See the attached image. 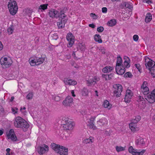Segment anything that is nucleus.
Returning a JSON list of instances; mask_svg holds the SVG:
<instances>
[{
  "mask_svg": "<svg viewBox=\"0 0 155 155\" xmlns=\"http://www.w3.org/2000/svg\"><path fill=\"white\" fill-rule=\"evenodd\" d=\"M103 106L104 108H107L108 109H110L112 105L110 104L108 101L107 100L104 101Z\"/></svg>",
  "mask_w": 155,
  "mask_h": 155,
  "instance_id": "412c9836",
  "label": "nucleus"
},
{
  "mask_svg": "<svg viewBox=\"0 0 155 155\" xmlns=\"http://www.w3.org/2000/svg\"><path fill=\"white\" fill-rule=\"evenodd\" d=\"M74 37L71 33L68 34L66 36V38L67 40L68 41V46L69 47H71L74 43Z\"/></svg>",
  "mask_w": 155,
  "mask_h": 155,
  "instance_id": "f8f14e48",
  "label": "nucleus"
},
{
  "mask_svg": "<svg viewBox=\"0 0 155 155\" xmlns=\"http://www.w3.org/2000/svg\"><path fill=\"white\" fill-rule=\"evenodd\" d=\"M145 60L146 62L145 65L147 68H148L150 70L154 69L153 67L155 65V62L147 57H145Z\"/></svg>",
  "mask_w": 155,
  "mask_h": 155,
  "instance_id": "1a4fd4ad",
  "label": "nucleus"
},
{
  "mask_svg": "<svg viewBox=\"0 0 155 155\" xmlns=\"http://www.w3.org/2000/svg\"><path fill=\"white\" fill-rule=\"evenodd\" d=\"M145 98L149 102L153 103L155 102V90H153L148 95L145 97Z\"/></svg>",
  "mask_w": 155,
  "mask_h": 155,
  "instance_id": "9b49d317",
  "label": "nucleus"
},
{
  "mask_svg": "<svg viewBox=\"0 0 155 155\" xmlns=\"http://www.w3.org/2000/svg\"><path fill=\"white\" fill-rule=\"evenodd\" d=\"M14 125L15 127L21 128L24 132L27 131L29 127V124L20 117H17L16 118Z\"/></svg>",
  "mask_w": 155,
  "mask_h": 155,
  "instance_id": "f257e3e1",
  "label": "nucleus"
},
{
  "mask_svg": "<svg viewBox=\"0 0 155 155\" xmlns=\"http://www.w3.org/2000/svg\"><path fill=\"white\" fill-rule=\"evenodd\" d=\"M136 151H135L134 153V155H143L146 151V150L143 149L142 150H136Z\"/></svg>",
  "mask_w": 155,
  "mask_h": 155,
  "instance_id": "a878e982",
  "label": "nucleus"
},
{
  "mask_svg": "<svg viewBox=\"0 0 155 155\" xmlns=\"http://www.w3.org/2000/svg\"><path fill=\"white\" fill-rule=\"evenodd\" d=\"M3 46L2 43L0 41V51L2 50L3 48Z\"/></svg>",
  "mask_w": 155,
  "mask_h": 155,
  "instance_id": "e2e57ef3",
  "label": "nucleus"
},
{
  "mask_svg": "<svg viewBox=\"0 0 155 155\" xmlns=\"http://www.w3.org/2000/svg\"><path fill=\"white\" fill-rule=\"evenodd\" d=\"M141 91L144 95H147L149 93V88L147 87H141Z\"/></svg>",
  "mask_w": 155,
  "mask_h": 155,
  "instance_id": "b1692460",
  "label": "nucleus"
},
{
  "mask_svg": "<svg viewBox=\"0 0 155 155\" xmlns=\"http://www.w3.org/2000/svg\"><path fill=\"white\" fill-rule=\"evenodd\" d=\"M110 133L111 132H110V130L109 131L106 130L105 132V134L107 135L110 136Z\"/></svg>",
  "mask_w": 155,
  "mask_h": 155,
  "instance_id": "bf43d9fd",
  "label": "nucleus"
},
{
  "mask_svg": "<svg viewBox=\"0 0 155 155\" xmlns=\"http://www.w3.org/2000/svg\"><path fill=\"white\" fill-rule=\"evenodd\" d=\"M4 111V108L2 105H0V112H3Z\"/></svg>",
  "mask_w": 155,
  "mask_h": 155,
  "instance_id": "680f3d73",
  "label": "nucleus"
},
{
  "mask_svg": "<svg viewBox=\"0 0 155 155\" xmlns=\"http://www.w3.org/2000/svg\"><path fill=\"white\" fill-rule=\"evenodd\" d=\"M87 83L90 85L94 84H96L95 83V81H94L93 79H90L87 81Z\"/></svg>",
  "mask_w": 155,
  "mask_h": 155,
  "instance_id": "a18cd8bd",
  "label": "nucleus"
},
{
  "mask_svg": "<svg viewBox=\"0 0 155 155\" xmlns=\"http://www.w3.org/2000/svg\"><path fill=\"white\" fill-rule=\"evenodd\" d=\"M144 101V99L143 97H142L141 96H140L139 97L138 101L140 102V103L139 106H141L140 105L141 104H141L143 105V108L145 107V106H146L145 104L143 103V102Z\"/></svg>",
  "mask_w": 155,
  "mask_h": 155,
  "instance_id": "c756f323",
  "label": "nucleus"
},
{
  "mask_svg": "<svg viewBox=\"0 0 155 155\" xmlns=\"http://www.w3.org/2000/svg\"><path fill=\"white\" fill-rule=\"evenodd\" d=\"M90 15L94 19H96L97 18V16L95 14L93 13H91Z\"/></svg>",
  "mask_w": 155,
  "mask_h": 155,
  "instance_id": "8fccbe9b",
  "label": "nucleus"
},
{
  "mask_svg": "<svg viewBox=\"0 0 155 155\" xmlns=\"http://www.w3.org/2000/svg\"><path fill=\"white\" fill-rule=\"evenodd\" d=\"M106 119L105 118H103L98 121L97 123L98 125L101 126L105 124L106 123Z\"/></svg>",
  "mask_w": 155,
  "mask_h": 155,
  "instance_id": "5701e85b",
  "label": "nucleus"
},
{
  "mask_svg": "<svg viewBox=\"0 0 155 155\" xmlns=\"http://www.w3.org/2000/svg\"><path fill=\"white\" fill-rule=\"evenodd\" d=\"M141 117L140 116H137L135 117V119H133L131 120V123L129 124V127L130 129L133 131H134L135 130V127L136 126V124L141 119Z\"/></svg>",
  "mask_w": 155,
  "mask_h": 155,
  "instance_id": "6e6552de",
  "label": "nucleus"
},
{
  "mask_svg": "<svg viewBox=\"0 0 155 155\" xmlns=\"http://www.w3.org/2000/svg\"><path fill=\"white\" fill-rule=\"evenodd\" d=\"M136 67L137 68L139 71H140V70L141 69V66L139 64H135Z\"/></svg>",
  "mask_w": 155,
  "mask_h": 155,
  "instance_id": "603ef678",
  "label": "nucleus"
},
{
  "mask_svg": "<svg viewBox=\"0 0 155 155\" xmlns=\"http://www.w3.org/2000/svg\"><path fill=\"white\" fill-rule=\"evenodd\" d=\"M53 38L55 40H56L58 38V36L57 35L55 34L54 35H53Z\"/></svg>",
  "mask_w": 155,
  "mask_h": 155,
  "instance_id": "0e129e2a",
  "label": "nucleus"
},
{
  "mask_svg": "<svg viewBox=\"0 0 155 155\" xmlns=\"http://www.w3.org/2000/svg\"><path fill=\"white\" fill-rule=\"evenodd\" d=\"M152 18V16L151 14L150 13H147L145 19V21L148 23L150 22Z\"/></svg>",
  "mask_w": 155,
  "mask_h": 155,
  "instance_id": "4be33fe9",
  "label": "nucleus"
},
{
  "mask_svg": "<svg viewBox=\"0 0 155 155\" xmlns=\"http://www.w3.org/2000/svg\"><path fill=\"white\" fill-rule=\"evenodd\" d=\"M133 95V93L130 90H127L124 97V101L126 102H129Z\"/></svg>",
  "mask_w": 155,
  "mask_h": 155,
  "instance_id": "4468645a",
  "label": "nucleus"
},
{
  "mask_svg": "<svg viewBox=\"0 0 155 155\" xmlns=\"http://www.w3.org/2000/svg\"><path fill=\"white\" fill-rule=\"evenodd\" d=\"M130 61H124V64H122V66H121V68H123V69H124V70L125 67L126 68H128L130 66Z\"/></svg>",
  "mask_w": 155,
  "mask_h": 155,
  "instance_id": "7c9ffc66",
  "label": "nucleus"
},
{
  "mask_svg": "<svg viewBox=\"0 0 155 155\" xmlns=\"http://www.w3.org/2000/svg\"><path fill=\"white\" fill-rule=\"evenodd\" d=\"M122 5H123V7H125L126 8H128L130 9H132L133 8L132 5L130 4L127 2H123Z\"/></svg>",
  "mask_w": 155,
  "mask_h": 155,
  "instance_id": "c85d7f7f",
  "label": "nucleus"
},
{
  "mask_svg": "<svg viewBox=\"0 0 155 155\" xmlns=\"http://www.w3.org/2000/svg\"><path fill=\"white\" fill-rule=\"evenodd\" d=\"M48 4H43L40 5L38 8L39 10L42 11L47 8Z\"/></svg>",
  "mask_w": 155,
  "mask_h": 155,
  "instance_id": "473e14b6",
  "label": "nucleus"
},
{
  "mask_svg": "<svg viewBox=\"0 0 155 155\" xmlns=\"http://www.w3.org/2000/svg\"><path fill=\"white\" fill-rule=\"evenodd\" d=\"M93 79L94 81H95V83H96L97 81H98L100 80L99 78L97 77H95Z\"/></svg>",
  "mask_w": 155,
  "mask_h": 155,
  "instance_id": "5fc2aeb1",
  "label": "nucleus"
},
{
  "mask_svg": "<svg viewBox=\"0 0 155 155\" xmlns=\"http://www.w3.org/2000/svg\"><path fill=\"white\" fill-rule=\"evenodd\" d=\"M7 31L9 34H11L13 31V29L12 27H11L8 28Z\"/></svg>",
  "mask_w": 155,
  "mask_h": 155,
  "instance_id": "49530a36",
  "label": "nucleus"
},
{
  "mask_svg": "<svg viewBox=\"0 0 155 155\" xmlns=\"http://www.w3.org/2000/svg\"><path fill=\"white\" fill-rule=\"evenodd\" d=\"M95 117H91L89 119H87V125L90 128L94 130L97 129L96 127L94 126L93 123L94 121L95 120Z\"/></svg>",
  "mask_w": 155,
  "mask_h": 155,
  "instance_id": "2eb2a0df",
  "label": "nucleus"
},
{
  "mask_svg": "<svg viewBox=\"0 0 155 155\" xmlns=\"http://www.w3.org/2000/svg\"><path fill=\"white\" fill-rule=\"evenodd\" d=\"M94 40L98 42L99 43L102 42V40L101 39V36L99 35L96 34L95 35Z\"/></svg>",
  "mask_w": 155,
  "mask_h": 155,
  "instance_id": "2f4dec72",
  "label": "nucleus"
},
{
  "mask_svg": "<svg viewBox=\"0 0 155 155\" xmlns=\"http://www.w3.org/2000/svg\"><path fill=\"white\" fill-rule=\"evenodd\" d=\"M48 147L47 145H45L44 147H40L38 149V152L40 154H43L45 152L48 151Z\"/></svg>",
  "mask_w": 155,
  "mask_h": 155,
  "instance_id": "dca6fc26",
  "label": "nucleus"
},
{
  "mask_svg": "<svg viewBox=\"0 0 155 155\" xmlns=\"http://www.w3.org/2000/svg\"><path fill=\"white\" fill-rule=\"evenodd\" d=\"M147 82L146 81H144L143 84L141 86V87H147Z\"/></svg>",
  "mask_w": 155,
  "mask_h": 155,
  "instance_id": "4d7b16f0",
  "label": "nucleus"
},
{
  "mask_svg": "<svg viewBox=\"0 0 155 155\" xmlns=\"http://www.w3.org/2000/svg\"><path fill=\"white\" fill-rule=\"evenodd\" d=\"M82 92L83 95H87L88 94V90L84 88L82 91Z\"/></svg>",
  "mask_w": 155,
  "mask_h": 155,
  "instance_id": "a19ab883",
  "label": "nucleus"
},
{
  "mask_svg": "<svg viewBox=\"0 0 155 155\" xmlns=\"http://www.w3.org/2000/svg\"><path fill=\"white\" fill-rule=\"evenodd\" d=\"M113 76V74H103L102 75V77L105 78L106 80H108L111 79Z\"/></svg>",
  "mask_w": 155,
  "mask_h": 155,
  "instance_id": "cd10ccee",
  "label": "nucleus"
},
{
  "mask_svg": "<svg viewBox=\"0 0 155 155\" xmlns=\"http://www.w3.org/2000/svg\"><path fill=\"white\" fill-rule=\"evenodd\" d=\"M49 15L51 17H57L58 16V12L56 10L52 9L49 11Z\"/></svg>",
  "mask_w": 155,
  "mask_h": 155,
  "instance_id": "a211bd4d",
  "label": "nucleus"
},
{
  "mask_svg": "<svg viewBox=\"0 0 155 155\" xmlns=\"http://www.w3.org/2000/svg\"><path fill=\"white\" fill-rule=\"evenodd\" d=\"M124 59L125 60L124 61H130V59L129 58L126 56H124Z\"/></svg>",
  "mask_w": 155,
  "mask_h": 155,
  "instance_id": "13d9d810",
  "label": "nucleus"
},
{
  "mask_svg": "<svg viewBox=\"0 0 155 155\" xmlns=\"http://www.w3.org/2000/svg\"><path fill=\"white\" fill-rule=\"evenodd\" d=\"M45 58H31L29 59V61L31 65H38L42 63L45 61Z\"/></svg>",
  "mask_w": 155,
  "mask_h": 155,
  "instance_id": "423d86ee",
  "label": "nucleus"
},
{
  "mask_svg": "<svg viewBox=\"0 0 155 155\" xmlns=\"http://www.w3.org/2000/svg\"><path fill=\"white\" fill-rule=\"evenodd\" d=\"M93 138L91 137H90L89 138L84 140L83 142L86 144L91 143L93 142L92 140Z\"/></svg>",
  "mask_w": 155,
  "mask_h": 155,
  "instance_id": "72a5a7b5",
  "label": "nucleus"
},
{
  "mask_svg": "<svg viewBox=\"0 0 155 155\" xmlns=\"http://www.w3.org/2000/svg\"><path fill=\"white\" fill-rule=\"evenodd\" d=\"M10 138L13 141H15L17 140V138L15 134L10 136Z\"/></svg>",
  "mask_w": 155,
  "mask_h": 155,
  "instance_id": "37998d69",
  "label": "nucleus"
},
{
  "mask_svg": "<svg viewBox=\"0 0 155 155\" xmlns=\"http://www.w3.org/2000/svg\"><path fill=\"white\" fill-rule=\"evenodd\" d=\"M113 69V67L111 66H106L102 69V71L104 73H109Z\"/></svg>",
  "mask_w": 155,
  "mask_h": 155,
  "instance_id": "aec40b11",
  "label": "nucleus"
},
{
  "mask_svg": "<svg viewBox=\"0 0 155 155\" xmlns=\"http://www.w3.org/2000/svg\"><path fill=\"white\" fill-rule=\"evenodd\" d=\"M135 143L137 145L143 146L145 144V142L144 141V140L143 138H140L136 140Z\"/></svg>",
  "mask_w": 155,
  "mask_h": 155,
  "instance_id": "6ab92c4d",
  "label": "nucleus"
},
{
  "mask_svg": "<svg viewBox=\"0 0 155 155\" xmlns=\"http://www.w3.org/2000/svg\"><path fill=\"white\" fill-rule=\"evenodd\" d=\"M73 102V99L70 96L67 97L63 101V104L65 106H70Z\"/></svg>",
  "mask_w": 155,
  "mask_h": 155,
  "instance_id": "ddd939ff",
  "label": "nucleus"
},
{
  "mask_svg": "<svg viewBox=\"0 0 155 155\" xmlns=\"http://www.w3.org/2000/svg\"><path fill=\"white\" fill-rule=\"evenodd\" d=\"M136 149H134L133 148L132 146H130L129 148V151L130 153H131L132 154L134 155V153L136 151Z\"/></svg>",
  "mask_w": 155,
  "mask_h": 155,
  "instance_id": "e433bc0d",
  "label": "nucleus"
},
{
  "mask_svg": "<svg viewBox=\"0 0 155 155\" xmlns=\"http://www.w3.org/2000/svg\"><path fill=\"white\" fill-rule=\"evenodd\" d=\"M114 95L116 97H120L122 91V87L119 84H115L113 86Z\"/></svg>",
  "mask_w": 155,
  "mask_h": 155,
  "instance_id": "0eeeda50",
  "label": "nucleus"
},
{
  "mask_svg": "<svg viewBox=\"0 0 155 155\" xmlns=\"http://www.w3.org/2000/svg\"><path fill=\"white\" fill-rule=\"evenodd\" d=\"M116 23V20L114 19H112L108 22L107 25L109 26H113L115 25Z\"/></svg>",
  "mask_w": 155,
  "mask_h": 155,
  "instance_id": "bb28decb",
  "label": "nucleus"
},
{
  "mask_svg": "<svg viewBox=\"0 0 155 155\" xmlns=\"http://www.w3.org/2000/svg\"><path fill=\"white\" fill-rule=\"evenodd\" d=\"M12 112L14 114H15V113H17V111H16L15 109L14 108H12Z\"/></svg>",
  "mask_w": 155,
  "mask_h": 155,
  "instance_id": "69168bd1",
  "label": "nucleus"
},
{
  "mask_svg": "<svg viewBox=\"0 0 155 155\" xmlns=\"http://www.w3.org/2000/svg\"><path fill=\"white\" fill-rule=\"evenodd\" d=\"M53 98L56 101H60L61 99L60 97L58 96H54L53 97Z\"/></svg>",
  "mask_w": 155,
  "mask_h": 155,
  "instance_id": "79ce46f5",
  "label": "nucleus"
},
{
  "mask_svg": "<svg viewBox=\"0 0 155 155\" xmlns=\"http://www.w3.org/2000/svg\"><path fill=\"white\" fill-rule=\"evenodd\" d=\"M60 21L57 22V25L59 28H62L64 27L67 21V19H61Z\"/></svg>",
  "mask_w": 155,
  "mask_h": 155,
  "instance_id": "f3484780",
  "label": "nucleus"
},
{
  "mask_svg": "<svg viewBox=\"0 0 155 155\" xmlns=\"http://www.w3.org/2000/svg\"><path fill=\"white\" fill-rule=\"evenodd\" d=\"M124 77H128L130 78H132L133 75L131 74L129 72H127L126 73L124 74Z\"/></svg>",
  "mask_w": 155,
  "mask_h": 155,
  "instance_id": "ea45409f",
  "label": "nucleus"
},
{
  "mask_svg": "<svg viewBox=\"0 0 155 155\" xmlns=\"http://www.w3.org/2000/svg\"><path fill=\"white\" fill-rule=\"evenodd\" d=\"M104 28L102 26H100L97 28V31L99 32H102L104 30Z\"/></svg>",
  "mask_w": 155,
  "mask_h": 155,
  "instance_id": "de8ad7c7",
  "label": "nucleus"
},
{
  "mask_svg": "<svg viewBox=\"0 0 155 155\" xmlns=\"http://www.w3.org/2000/svg\"><path fill=\"white\" fill-rule=\"evenodd\" d=\"M33 94L32 93H29L27 95L26 97L28 99L30 100L32 98Z\"/></svg>",
  "mask_w": 155,
  "mask_h": 155,
  "instance_id": "c03bdc74",
  "label": "nucleus"
},
{
  "mask_svg": "<svg viewBox=\"0 0 155 155\" xmlns=\"http://www.w3.org/2000/svg\"><path fill=\"white\" fill-rule=\"evenodd\" d=\"M62 123L63 124V127L65 130H71L72 129L73 123L67 118L63 117L62 119Z\"/></svg>",
  "mask_w": 155,
  "mask_h": 155,
  "instance_id": "39448f33",
  "label": "nucleus"
},
{
  "mask_svg": "<svg viewBox=\"0 0 155 155\" xmlns=\"http://www.w3.org/2000/svg\"><path fill=\"white\" fill-rule=\"evenodd\" d=\"M122 64L121 58L120 56H119L117 58L116 66V71L117 73L118 74L122 75L125 72L124 69H123V68L121 67Z\"/></svg>",
  "mask_w": 155,
  "mask_h": 155,
  "instance_id": "20e7f679",
  "label": "nucleus"
},
{
  "mask_svg": "<svg viewBox=\"0 0 155 155\" xmlns=\"http://www.w3.org/2000/svg\"><path fill=\"white\" fill-rule=\"evenodd\" d=\"M77 48L81 51H84L85 49V45L82 43H79L78 44Z\"/></svg>",
  "mask_w": 155,
  "mask_h": 155,
  "instance_id": "f704fd0d",
  "label": "nucleus"
},
{
  "mask_svg": "<svg viewBox=\"0 0 155 155\" xmlns=\"http://www.w3.org/2000/svg\"><path fill=\"white\" fill-rule=\"evenodd\" d=\"M150 71V73L152 75L153 78L155 77V70L154 69H152Z\"/></svg>",
  "mask_w": 155,
  "mask_h": 155,
  "instance_id": "09e8293b",
  "label": "nucleus"
},
{
  "mask_svg": "<svg viewBox=\"0 0 155 155\" xmlns=\"http://www.w3.org/2000/svg\"><path fill=\"white\" fill-rule=\"evenodd\" d=\"M89 26L92 28H94L95 27V25L93 24H90Z\"/></svg>",
  "mask_w": 155,
  "mask_h": 155,
  "instance_id": "052dcab7",
  "label": "nucleus"
},
{
  "mask_svg": "<svg viewBox=\"0 0 155 155\" xmlns=\"http://www.w3.org/2000/svg\"><path fill=\"white\" fill-rule=\"evenodd\" d=\"M0 63L2 65H4L6 67H8L11 65L12 61L10 58L8 59L6 58H2L0 60Z\"/></svg>",
  "mask_w": 155,
  "mask_h": 155,
  "instance_id": "9d476101",
  "label": "nucleus"
},
{
  "mask_svg": "<svg viewBox=\"0 0 155 155\" xmlns=\"http://www.w3.org/2000/svg\"><path fill=\"white\" fill-rule=\"evenodd\" d=\"M15 134V132L13 130L11 129L9 130L8 133L7 134V137L8 139H9L10 138V136L13 135Z\"/></svg>",
  "mask_w": 155,
  "mask_h": 155,
  "instance_id": "c9c22d12",
  "label": "nucleus"
},
{
  "mask_svg": "<svg viewBox=\"0 0 155 155\" xmlns=\"http://www.w3.org/2000/svg\"><path fill=\"white\" fill-rule=\"evenodd\" d=\"M71 93L72 95V96L74 97L75 96V94H74V91L73 90H72L71 91Z\"/></svg>",
  "mask_w": 155,
  "mask_h": 155,
  "instance_id": "338daca9",
  "label": "nucleus"
},
{
  "mask_svg": "<svg viewBox=\"0 0 155 155\" xmlns=\"http://www.w3.org/2000/svg\"><path fill=\"white\" fill-rule=\"evenodd\" d=\"M69 81L70 80H68L67 78H65L64 79V82L66 85H69L68 83H69Z\"/></svg>",
  "mask_w": 155,
  "mask_h": 155,
  "instance_id": "864d4df0",
  "label": "nucleus"
},
{
  "mask_svg": "<svg viewBox=\"0 0 155 155\" xmlns=\"http://www.w3.org/2000/svg\"><path fill=\"white\" fill-rule=\"evenodd\" d=\"M102 12L103 13H106L107 11V8L106 7H103L102 9Z\"/></svg>",
  "mask_w": 155,
  "mask_h": 155,
  "instance_id": "6e6d98bb",
  "label": "nucleus"
},
{
  "mask_svg": "<svg viewBox=\"0 0 155 155\" xmlns=\"http://www.w3.org/2000/svg\"><path fill=\"white\" fill-rule=\"evenodd\" d=\"M51 147L56 151V152L59 153L61 155H67L68 153V148L61 146L59 145L53 143L51 145Z\"/></svg>",
  "mask_w": 155,
  "mask_h": 155,
  "instance_id": "f03ea898",
  "label": "nucleus"
},
{
  "mask_svg": "<svg viewBox=\"0 0 155 155\" xmlns=\"http://www.w3.org/2000/svg\"><path fill=\"white\" fill-rule=\"evenodd\" d=\"M8 8L11 14L15 15L18 11L17 4L14 0H9L8 4Z\"/></svg>",
  "mask_w": 155,
  "mask_h": 155,
  "instance_id": "7ed1b4c3",
  "label": "nucleus"
},
{
  "mask_svg": "<svg viewBox=\"0 0 155 155\" xmlns=\"http://www.w3.org/2000/svg\"><path fill=\"white\" fill-rule=\"evenodd\" d=\"M116 149L117 152H119L124 150V147H118L117 146L116 147Z\"/></svg>",
  "mask_w": 155,
  "mask_h": 155,
  "instance_id": "4c0bfd02",
  "label": "nucleus"
},
{
  "mask_svg": "<svg viewBox=\"0 0 155 155\" xmlns=\"http://www.w3.org/2000/svg\"><path fill=\"white\" fill-rule=\"evenodd\" d=\"M139 37L138 35H135L133 37L134 40L135 41H137Z\"/></svg>",
  "mask_w": 155,
  "mask_h": 155,
  "instance_id": "3c124183",
  "label": "nucleus"
},
{
  "mask_svg": "<svg viewBox=\"0 0 155 155\" xmlns=\"http://www.w3.org/2000/svg\"><path fill=\"white\" fill-rule=\"evenodd\" d=\"M59 17V20H61V19H67V18H65L66 17V15L64 14V12L62 11H61L60 12V14L59 15L58 13V17Z\"/></svg>",
  "mask_w": 155,
  "mask_h": 155,
  "instance_id": "393cba45",
  "label": "nucleus"
},
{
  "mask_svg": "<svg viewBox=\"0 0 155 155\" xmlns=\"http://www.w3.org/2000/svg\"><path fill=\"white\" fill-rule=\"evenodd\" d=\"M143 2H145L148 3H149L150 1L149 0H143Z\"/></svg>",
  "mask_w": 155,
  "mask_h": 155,
  "instance_id": "774afa93",
  "label": "nucleus"
},
{
  "mask_svg": "<svg viewBox=\"0 0 155 155\" xmlns=\"http://www.w3.org/2000/svg\"><path fill=\"white\" fill-rule=\"evenodd\" d=\"M69 83H68L69 85H75L77 84V82L76 81L72 80H71L70 79V81H69Z\"/></svg>",
  "mask_w": 155,
  "mask_h": 155,
  "instance_id": "58836bf2",
  "label": "nucleus"
}]
</instances>
